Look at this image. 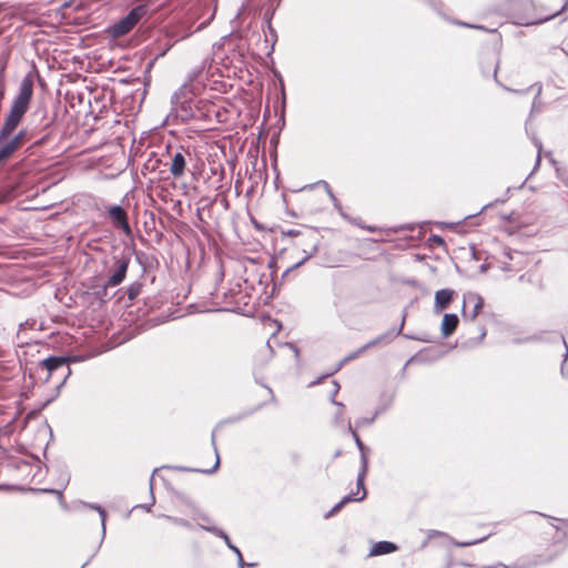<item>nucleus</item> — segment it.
I'll list each match as a JSON object with an SVG mask.
<instances>
[{"mask_svg":"<svg viewBox=\"0 0 568 568\" xmlns=\"http://www.w3.org/2000/svg\"><path fill=\"white\" fill-rule=\"evenodd\" d=\"M36 75L28 72L20 82L19 90L14 97L10 110L4 118L0 130V142H6L18 129L30 108L33 97Z\"/></svg>","mask_w":568,"mask_h":568,"instance_id":"obj_1","label":"nucleus"},{"mask_svg":"<svg viewBox=\"0 0 568 568\" xmlns=\"http://www.w3.org/2000/svg\"><path fill=\"white\" fill-rule=\"evenodd\" d=\"M54 120L47 118L44 108H38L31 115V121L26 128L16 131L6 142H26L34 139V142H48L53 139Z\"/></svg>","mask_w":568,"mask_h":568,"instance_id":"obj_2","label":"nucleus"},{"mask_svg":"<svg viewBox=\"0 0 568 568\" xmlns=\"http://www.w3.org/2000/svg\"><path fill=\"white\" fill-rule=\"evenodd\" d=\"M150 141L149 142H171V138H174L178 141H184L185 136L187 139H193L191 135L186 134V130L183 129L181 131L176 130H165L161 128H154L150 132Z\"/></svg>","mask_w":568,"mask_h":568,"instance_id":"obj_3","label":"nucleus"},{"mask_svg":"<svg viewBox=\"0 0 568 568\" xmlns=\"http://www.w3.org/2000/svg\"><path fill=\"white\" fill-rule=\"evenodd\" d=\"M224 304L227 310L235 311L240 308L241 304H246L244 301L246 295L241 290L240 285L230 288L227 292L223 293Z\"/></svg>","mask_w":568,"mask_h":568,"instance_id":"obj_4","label":"nucleus"},{"mask_svg":"<svg viewBox=\"0 0 568 568\" xmlns=\"http://www.w3.org/2000/svg\"><path fill=\"white\" fill-rule=\"evenodd\" d=\"M108 213L115 227L121 229L126 235L131 234L126 212L120 205L111 206Z\"/></svg>","mask_w":568,"mask_h":568,"instance_id":"obj_5","label":"nucleus"},{"mask_svg":"<svg viewBox=\"0 0 568 568\" xmlns=\"http://www.w3.org/2000/svg\"><path fill=\"white\" fill-rule=\"evenodd\" d=\"M454 296V291L450 288H443L435 293L434 311L440 313L448 307Z\"/></svg>","mask_w":568,"mask_h":568,"instance_id":"obj_6","label":"nucleus"},{"mask_svg":"<svg viewBox=\"0 0 568 568\" xmlns=\"http://www.w3.org/2000/svg\"><path fill=\"white\" fill-rule=\"evenodd\" d=\"M134 27L131 26L128 18L123 17L119 21L109 26L108 32L111 38H120L128 34Z\"/></svg>","mask_w":568,"mask_h":568,"instance_id":"obj_7","label":"nucleus"},{"mask_svg":"<svg viewBox=\"0 0 568 568\" xmlns=\"http://www.w3.org/2000/svg\"><path fill=\"white\" fill-rule=\"evenodd\" d=\"M128 267H129V260L121 261L119 266L116 267V270L108 278L105 285L114 287V286H118L119 284H121L126 276Z\"/></svg>","mask_w":568,"mask_h":568,"instance_id":"obj_8","label":"nucleus"},{"mask_svg":"<svg viewBox=\"0 0 568 568\" xmlns=\"http://www.w3.org/2000/svg\"><path fill=\"white\" fill-rule=\"evenodd\" d=\"M357 488L358 489H362V494L361 496H357V494H349L347 496H345L341 501H338L326 515H325V518H329L332 517L333 515L337 514L342 507L348 503V501H359V500H363L366 496V490L364 488V485L363 486H358L357 485Z\"/></svg>","mask_w":568,"mask_h":568,"instance_id":"obj_9","label":"nucleus"},{"mask_svg":"<svg viewBox=\"0 0 568 568\" xmlns=\"http://www.w3.org/2000/svg\"><path fill=\"white\" fill-rule=\"evenodd\" d=\"M459 323L456 314H445L442 321L440 331L444 337L450 336L457 328Z\"/></svg>","mask_w":568,"mask_h":568,"instance_id":"obj_10","label":"nucleus"},{"mask_svg":"<svg viewBox=\"0 0 568 568\" xmlns=\"http://www.w3.org/2000/svg\"><path fill=\"white\" fill-rule=\"evenodd\" d=\"M41 365L48 371V375H51L52 372L59 368H69L67 358L61 356H52L43 359Z\"/></svg>","mask_w":568,"mask_h":568,"instance_id":"obj_11","label":"nucleus"},{"mask_svg":"<svg viewBox=\"0 0 568 568\" xmlns=\"http://www.w3.org/2000/svg\"><path fill=\"white\" fill-rule=\"evenodd\" d=\"M185 169V159L181 152H176L172 159L170 172L174 178L183 175Z\"/></svg>","mask_w":568,"mask_h":568,"instance_id":"obj_12","label":"nucleus"},{"mask_svg":"<svg viewBox=\"0 0 568 568\" xmlns=\"http://www.w3.org/2000/svg\"><path fill=\"white\" fill-rule=\"evenodd\" d=\"M396 550V545L389 541H378L373 545L369 556H379L390 554Z\"/></svg>","mask_w":568,"mask_h":568,"instance_id":"obj_13","label":"nucleus"},{"mask_svg":"<svg viewBox=\"0 0 568 568\" xmlns=\"http://www.w3.org/2000/svg\"><path fill=\"white\" fill-rule=\"evenodd\" d=\"M355 442H356L358 449L362 452V459H363V470H362V473L358 474L357 485L363 486V481H364V477H365V473H366V466H367V458L363 452L364 444L362 443V440L359 439V437L356 434H355Z\"/></svg>","mask_w":568,"mask_h":568,"instance_id":"obj_14","label":"nucleus"},{"mask_svg":"<svg viewBox=\"0 0 568 568\" xmlns=\"http://www.w3.org/2000/svg\"><path fill=\"white\" fill-rule=\"evenodd\" d=\"M143 14H144L143 8L134 7L124 17L129 19L131 26L135 27V24L142 19Z\"/></svg>","mask_w":568,"mask_h":568,"instance_id":"obj_15","label":"nucleus"},{"mask_svg":"<svg viewBox=\"0 0 568 568\" xmlns=\"http://www.w3.org/2000/svg\"><path fill=\"white\" fill-rule=\"evenodd\" d=\"M468 301L474 303V311L471 314V320H475L484 307V300L479 295L471 294L468 296Z\"/></svg>","mask_w":568,"mask_h":568,"instance_id":"obj_16","label":"nucleus"},{"mask_svg":"<svg viewBox=\"0 0 568 568\" xmlns=\"http://www.w3.org/2000/svg\"><path fill=\"white\" fill-rule=\"evenodd\" d=\"M277 79H278L277 102L281 104V108L284 109L286 105L285 84H284V80L281 74H278Z\"/></svg>","mask_w":568,"mask_h":568,"instance_id":"obj_17","label":"nucleus"},{"mask_svg":"<svg viewBox=\"0 0 568 568\" xmlns=\"http://www.w3.org/2000/svg\"><path fill=\"white\" fill-rule=\"evenodd\" d=\"M568 7V0H566V2L564 3V6L561 7V9L554 13V14H550V16H547L545 18H541V19H538V20H535V21H526V22H523L524 26H534V24H541L544 22H547V21H550L551 19H554L555 17H557L559 14V12H561L562 10H565L566 8Z\"/></svg>","mask_w":568,"mask_h":568,"instance_id":"obj_18","label":"nucleus"},{"mask_svg":"<svg viewBox=\"0 0 568 568\" xmlns=\"http://www.w3.org/2000/svg\"><path fill=\"white\" fill-rule=\"evenodd\" d=\"M212 530L215 531L220 537H222L224 539L226 545L237 555L240 564H242L243 562L242 554L237 547H235L231 544L229 536L222 530H216V529H212Z\"/></svg>","mask_w":568,"mask_h":568,"instance_id":"obj_19","label":"nucleus"},{"mask_svg":"<svg viewBox=\"0 0 568 568\" xmlns=\"http://www.w3.org/2000/svg\"><path fill=\"white\" fill-rule=\"evenodd\" d=\"M212 530L215 531L220 537H222L224 539L226 545L237 555L240 564H242L243 562L242 554L237 547H235L231 544L229 536L222 530H216V529H212Z\"/></svg>","mask_w":568,"mask_h":568,"instance_id":"obj_20","label":"nucleus"},{"mask_svg":"<svg viewBox=\"0 0 568 568\" xmlns=\"http://www.w3.org/2000/svg\"><path fill=\"white\" fill-rule=\"evenodd\" d=\"M142 291V283L133 282L128 287V297L130 301L135 300Z\"/></svg>","mask_w":568,"mask_h":568,"instance_id":"obj_21","label":"nucleus"},{"mask_svg":"<svg viewBox=\"0 0 568 568\" xmlns=\"http://www.w3.org/2000/svg\"><path fill=\"white\" fill-rule=\"evenodd\" d=\"M19 144H4L0 149V163L8 159L17 149Z\"/></svg>","mask_w":568,"mask_h":568,"instance_id":"obj_22","label":"nucleus"},{"mask_svg":"<svg viewBox=\"0 0 568 568\" xmlns=\"http://www.w3.org/2000/svg\"><path fill=\"white\" fill-rule=\"evenodd\" d=\"M498 68H499V63L497 62L495 69H494V79L496 81V83H498L503 89H505L506 91H509V92H514V93H518V94H525L528 92V89H525V90H515V89H511V88H508L504 84H501L497 78V71H498Z\"/></svg>","mask_w":568,"mask_h":568,"instance_id":"obj_23","label":"nucleus"},{"mask_svg":"<svg viewBox=\"0 0 568 568\" xmlns=\"http://www.w3.org/2000/svg\"><path fill=\"white\" fill-rule=\"evenodd\" d=\"M373 344H374V343H368V344L364 345L362 348H359L358 351H356V352H354V353L349 354L347 357H345V358L341 362V364L338 365V367L336 368V371H337V369H339V368L343 366V364H345L346 362L352 361V359H355L359 354H362L364 351H366V349H367L371 345H373Z\"/></svg>","mask_w":568,"mask_h":568,"instance_id":"obj_24","label":"nucleus"},{"mask_svg":"<svg viewBox=\"0 0 568 568\" xmlns=\"http://www.w3.org/2000/svg\"><path fill=\"white\" fill-rule=\"evenodd\" d=\"M486 538L487 537H483V538L475 539V540H469V541H457V542H454V545L457 546V547H469V546L476 545L478 542H481Z\"/></svg>","mask_w":568,"mask_h":568,"instance_id":"obj_25","label":"nucleus"},{"mask_svg":"<svg viewBox=\"0 0 568 568\" xmlns=\"http://www.w3.org/2000/svg\"><path fill=\"white\" fill-rule=\"evenodd\" d=\"M454 23L457 24V26L466 27V28H473V29H478V30H486V28L484 26L470 24V23H467V22H464V21H460V20H454Z\"/></svg>","mask_w":568,"mask_h":568,"instance_id":"obj_26","label":"nucleus"},{"mask_svg":"<svg viewBox=\"0 0 568 568\" xmlns=\"http://www.w3.org/2000/svg\"><path fill=\"white\" fill-rule=\"evenodd\" d=\"M430 8H433L436 12L440 13L439 7L442 2L439 0H424Z\"/></svg>","mask_w":568,"mask_h":568,"instance_id":"obj_27","label":"nucleus"},{"mask_svg":"<svg viewBox=\"0 0 568 568\" xmlns=\"http://www.w3.org/2000/svg\"><path fill=\"white\" fill-rule=\"evenodd\" d=\"M171 48H172V44H168L165 48H162V50L156 54L155 58L164 57Z\"/></svg>","mask_w":568,"mask_h":568,"instance_id":"obj_28","label":"nucleus"},{"mask_svg":"<svg viewBox=\"0 0 568 568\" xmlns=\"http://www.w3.org/2000/svg\"><path fill=\"white\" fill-rule=\"evenodd\" d=\"M357 225H358L361 229H364V230H366V231H368V232H372V233H374V232H376V231H377V227H376V226L364 225V224H357Z\"/></svg>","mask_w":568,"mask_h":568,"instance_id":"obj_29","label":"nucleus"},{"mask_svg":"<svg viewBox=\"0 0 568 568\" xmlns=\"http://www.w3.org/2000/svg\"><path fill=\"white\" fill-rule=\"evenodd\" d=\"M170 520H172L174 524H178V525H182V526H187V523L182 520V519H178V518H171V517H168Z\"/></svg>","mask_w":568,"mask_h":568,"instance_id":"obj_30","label":"nucleus"},{"mask_svg":"<svg viewBox=\"0 0 568 568\" xmlns=\"http://www.w3.org/2000/svg\"><path fill=\"white\" fill-rule=\"evenodd\" d=\"M219 464H220V458L219 456L216 455V460H215V464H214V467L212 469V471H214L217 467H219ZM207 473H211V470H206Z\"/></svg>","mask_w":568,"mask_h":568,"instance_id":"obj_31","label":"nucleus"},{"mask_svg":"<svg viewBox=\"0 0 568 568\" xmlns=\"http://www.w3.org/2000/svg\"><path fill=\"white\" fill-rule=\"evenodd\" d=\"M286 234H287V235H290V236H295V235H297V234H298V231H296V230H290V231H287V232H286Z\"/></svg>","mask_w":568,"mask_h":568,"instance_id":"obj_32","label":"nucleus"},{"mask_svg":"<svg viewBox=\"0 0 568 568\" xmlns=\"http://www.w3.org/2000/svg\"><path fill=\"white\" fill-rule=\"evenodd\" d=\"M323 183H324V184H325V186L327 187V192H328L329 196H331L332 199H334V195H333L332 191L329 190L328 184H327L326 182H323Z\"/></svg>","mask_w":568,"mask_h":568,"instance_id":"obj_33","label":"nucleus"},{"mask_svg":"<svg viewBox=\"0 0 568 568\" xmlns=\"http://www.w3.org/2000/svg\"><path fill=\"white\" fill-rule=\"evenodd\" d=\"M68 7H70V1H65V2H63V3L61 4V8H63V9H65V8H68Z\"/></svg>","mask_w":568,"mask_h":568,"instance_id":"obj_34","label":"nucleus"},{"mask_svg":"<svg viewBox=\"0 0 568 568\" xmlns=\"http://www.w3.org/2000/svg\"><path fill=\"white\" fill-rule=\"evenodd\" d=\"M231 37H232V32H231V33H229V34H226V36H224V37H222L223 42H225V41H226L227 39H230Z\"/></svg>","mask_w":568,"mask_h":568,"instance_id":"obj_35","label":"nucleus"},{"mask_svg":"<svg viewBox=\"0 0 568 568\" xmlns=\"http://www.w3.org/2000/svg\"><path fill=\"white\" fill-rule=\"evenodd\" d=\"M99 511H100V514H101L102 518L104 519V517H105V511H104L102 508H99Z\"/></svg>","mask_w":568,"mask_h":568,"instance_id":"obj_36","label":"nucleus"},{"mask_svg":"<svg viewBox=\"0 0 568 568\" xmlns=\"http://www.w3.org/2000/svg\"><path fill=\"white\" fill-rule=\"evenodd\" d=\"M435 241H436V243H443V240L439 236H435Z\"/></svg>","mask_w":568,"mask_h":568,"instance_id":"obj_37","label":"nucleus"},{"mask_svg":"<svg viewBox=\"0 0 568 568\" xmlns=\"http://www.w3.org/2000/svg\"><path fill=\"white\" fill-rule=\"evenodd\" d=\"M178 93H174V95L172 97V102H175V100H178Z\"/></svg>","mask_w":568,"mask_h":568,"instance_id":"obj_38","label":"nucleus"},{"mask_svg":"<svg viewBox=\"0 0 568 568\" xmlns=\"http://www.w3.org/2000/svg\"><path fill=\"white\" fill-rule=\"evenodd\" d=\"M154 62L151 61L149 64H148V70H150L152 67H153Z\"/></svg>","mask_w":568,"mask_h":568,"instance_id":"obj_39","label":"nucleus"},{"mask_svg":"<svg viewBox=\"0 0 568 568\" xmlns=\"http://www.w3.org/2000/svg\"><path fill=\"white\" fill-rule=\"evenodd\" d=\"M540 93H541V85L538 87V91H537L536 97H538Z\"/></svg>","mask_w":568,"mask_h":568,"instance_id":"obj_40","label":"nucleus"},{"mask_svg":"<svg viewBox=\"0 0 568 568\" xmlns=\"http://www.w3.org/2000/svg\"><path fill=\"white\" fill-rule=\"evenodd\" d=\"M505 256L509 257L510 260L513 258V256L508 252H505Z\"/></svg>","mask_w":568,"mask_h":568,"instance_id":"obj_41","label":"nucleus"},{"mask_svg":"<svg viewBox=\"0 0 568 568\" xmlns=\"http://www.w3.org/2000/svg\"><path fill=\"white\" fill-rule=\"evenodd\" d=\"M38 80H39L40 84L43 83V79L41 77H39V75H38Z\"/></svg>","mask_w":568,"mask_h":568,"instance_id":"obj_42","label":"nucleus"},{"mask_svg":"<svg viewBox=\"0 0 568 568\" xmlns=\"http://www.w3.org/2000/svg\"><path fill=\"white\" fill-rule=\"evenodd\" d=\"M273 142H276V138H272V139L270 140V143H273Z\"/></svg>","mask_w":568,"mask_h":568,"instance_id":"obj_43","label":"nucleus"},{"mask_svg":"<svg viewBox=\"0 0 568 568\" xmlns=\"http://www.w3.org/2000/svg\"><path fill=\"white\" fill-rule=\"evenodd\" d=\"M504 270H506V271H513V268H510V267H506V266L504 267Z\"/></svg>","mask_w":568,"mask_h":568,"instance_id":"obj_44","label":"nucleus"},{"mask_svg":"<svg viewBox=\"0 0 568 568\" xmlns=\"http://www.w3.org/2000/svg\"><path fill=\"white\" fill-rule=\"evenodd\" d=\"M336 405H338L339 407H343V404L342 403H337L335 402Z\"/></svg>","mask_w":568,"mask_h":568,"instance_id":"obj_45","label":"nucleus"},{"mask_svg":"<svg viewBox=\"0 0 568 568\" xmlns=\"http://www.w3.org/2000/svg\"><path fill=\"white\" fill-rule=\"evenodd\" d=\"M312 254H313V252L308 253V255L305 257V260L308 258L310 256H312Z\"/></svg>","mask_w":568,"mask_h":568,"instance_id":"obj_46","label":"nucleus"},{"mask_svg":"<svg viewBox=\"0 0 568 568\" xmlns=\"http://www.w3.org/2000/svg\"><path fill=\"white\" fill-rule=\"evenodd\" d=\"M277 1L280 2L281 0H277Z\"/></svg>","mask_w":568,"mask_h":568,"instance_id":"obj_47","label":"nucleus"}]
</instances>
